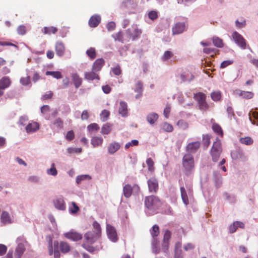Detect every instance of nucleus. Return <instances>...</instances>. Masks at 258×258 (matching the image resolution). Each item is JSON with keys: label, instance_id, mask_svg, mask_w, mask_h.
<instances>
[{"label": "nucleus", "instance_id": "obj_1", "mask_svg": "<svg viewBox=\"0 0 258 258\" xmlns=\"http://www.w3.org/2000/svg\"><path fill=\"white\" fill-rule=\"evenodd\" d=\"M144 204L146 208L152 212L155 211L162 206V202L159 198L153 195L146 197Z\"/></svg>", "mask_w": 258, "mask_h": 258}, {"label": "nucleus", "instance_id": "obj_2", "mask_svg": "<svg viewBox=\"0 0 258 258\" xmlns=\"http://www.w3.org/2000/svg\"><path fill=\"white\" fill-rule=\"evenodd\" d=\"M182 164L185 173L187 175L190 174L195 168V161L193 156L190 154H185L183 157Z\"/></svg>", "mask_w": 258, "mask_h": 258}, {"label": "nucleus", "instance_id": "obj_3", "mask_svg": "<svg viewBox=\"0 0 258 258\" xmlns=\"http://www.w3.org/2000/svg\"><path fill=\"white\" fill-rule=\"evenodd\" d=\"M222 150L221 141L219 138H217L216 141L213 143L210 152L212 160L214 162H216L219 160Z\"/></svg>", "mask_w": 258, "mask_h": 258}, {"label": "nucleus", "instance_id": "obj_4", "mask_svg": "<svg viewBox=\"0 0 258 258\" xmlns=\"http://www.w3.org/2000/svg\"><path fill=\"white\" fill-rule=\"evenodd\" d=\"M193 98L197 102L199 109L202 111H207L209 107V104L206 101V95L203 92H198L194 94Z\"/></svg>", "mask_w": 258, "mask_h": 258}, {"label": "nucleus", "instance_id": "obj_5", "mask_svg": "<svg viewBox=\"0 0 258 258\" xmlns=\"http://www.w3.org/2000/svg\"><path fill=\"white\" fill-rule=\"evenodd\" d=\"M17 241L18 243L15 250V257L21 258L25 251V243L27 241L23 237L18 238Z\"/></svg>", "mask_w": 258, "mask_h": 258}, {"label": "nucleus", "instance_id": "obj_6", "mask_svg": "<svg viewBox=\"0 0 258 258\" xmlns=\"http://www.w3.org/2000/svg\"><path fill=\"white\" fill-rule=\"evenodd\" d=\"M233 40L241 49H244L246 47V42L244 37L236 31L232 34Z\"/></svg>", "mask_w": 258, "mask_h": 258}, {"label": "nucleus", "instance_id": "obj_7", "mask_svg": "<svg viewBox=\"0 0 258 258\" xmlns=\"http://www.w3.org/2000/svg\"><path fill=\"white\" fill-rule=\"evenodd\" d=\"M101 235L92 231H88L84 235V242L92 244L95 243L100 237Z\"/></svg>", "mask_w": 258, "mask_h": 258}, {"label": "nucleus", "instance_id": "obj_8", "mask_svg": "<svg viewBox=\"0 0 258 258\" xmlns=\"http://www.w3.org/2000/svg\"><path fill=\"white\" fill-rule=\"evenodd\" d=\"M149 192L156 193L159 189L158 181L155 177H151L147 181Z\"/></svg>", "mask_w": 258, "mask_h": 258}, {"label": "nucleus", "instance_id": "obj_9", "mask_svg": "<svg viewBox=\"0 0 258 258\" xmlns=\"http://www.w3.org/2000/svg\"><path fill=\"white\" fill-rule=\"evenodd\" d=\"M201 146V143L199 141L193 142L188 143L186 147L185 150L188 154L196 153L200 148Z\"/></svg>", "mask_w": 258, "mask_h": 258}, {"label": "nucleus", "instance_id": "obj_10", "mask_svg": "<svg viewBox=\"0 0 258 258\" xmlns=\"http://www.w3.org/2000/svg\"><path fill=\"white\" fill-rule=\"evenodd\" d=\"M127 32L132 40H135L139 37L142 33L141 30L139 29L137 25L132 26L131 28L127 30Z\"/></svg>", "mask_w": 258, "mask_h": 258}, {"label": "nucleus", "instance_id": "obj_11", "mask_svg": "<svg viewBox=\"0 0 258 258\" xmlns=\"http://www.w3.org/2000/svg\"><path fill=\"white\" fill-rule=\"evenodd\" d=\"M107 233L108 238L113 242L117 240V236L115 229L109 225H107Z\"/></svg>", "mask_w": 258, "mask_h": 258}, {"label": "nucleus", "instance_id": "obj_12", "mask_svg": "<svg viewBox=\"0 0 258 258\" xmlns=\"http://www.w3.org/2000/svg\"><path fill=\"white\" fill-rule=\"evenodd\" d=\"M185 30V24L184 23H177L172 28L173 35L182 33Z\"/></svg>", "mask_w": 258, "mask_h": 258}, {"label": "nucleus", "instance_id": "obj_13", "mask_svg": "<svg viewBox=\"0 0 258 258\" xmlns=\"http://www.w3.org/2000/svg\"><path fill=\"white\" fill-rule=\"evenodd\" d=\"M64 236L67 238L73 241H78L82 238V234L75 231H70L66 233Z\"/></svg>", "mask_w": 258, "mask_h": 258}, {"label": "nucleus", "instance_id": "obj_14", "mask_svg": "<svg viewBox=\"0 0 258 258\" xmlns=\"http://www.w3.org/2000/svg\"><path fill=\"white\" fill-rule=\"evenodd\" d=\"M234 93L239 97L245 99H251L253 97V93L250 91H244L241 90H236Z\"/></svg>", "mask_w": 258, "mask_h": 258}, {"label": "nucleus", "instance_id": "obj_15", "mask_svg": "<svg viewBox=\"0 0 258 258\" xmlns=\"http://www.w3.org/2000/svg\"><path fill=\"white\" fill-rule=\"evenodd\" d=\"M105 61L103 58L97 59L92 66V71L95 72L100 71L104 65Z\"/></svg>", "mask_w": 258, "mask_h": 258}, {"label": "nucleus", "instance_id": "obj_16", "mask_svg": "<svg viewBox=\"0 0 258 258\" xmlns=\"http://www.w3.org/2000/svg\"><path fill=\"white\" fill-rule=\"evenodd\" d=\"M120 148V144L116 142H113L110 143L108 146V152L110 154H114L116 153Z\"/></svg>", "mask_w": 258, "mask_h": 258}, {"label": "nucleus", "instance_id": "obj_17", "mask_svg": "<svg viewBox=\"0 0 258 258\" xmlns=\"http://www.w3.org/2000/svg\"><path fill=\"white\" fill-rule=\"evenodd\" d=\"M101 21V18L99 15L92 16L89 19L88 24L90 27L94 28L97 27Z\"/></svg>", "mask_w": 258, "mask_h": 258}, {"label": "nucleus", "instance_id": "obj_18", "mask_svg": "<svg viewBox=\"0 0 258 258\" xmlns=\"http://www.w3.org/2000/svg\"><path fill=\"white\" fill-rule=\"evenodd\" d=\"M55 50L57 55L62 56L65 51V47L63 43L60 41H57L56 43Z\"/></svg>", "mask_w": 258, "mask_h": 258}, {"label": "nucleus", "instance_id": "obj_19", "mask_svg": "<svg viewBox=\"0 0 258 258\" xmlns=\"http://www.w3.org/2000/svg\"><path fill=\"white\" fill-rule=\"evenodd\" d=\"M95 71L86 72L84 74V78L88 81H93L94 80H100V77Z\"/></svg>", "mask_w": 258, "mask_h": 258}, {"label": "nucleus", "instance_id": "obj_20", "mask_svg": "<svg viewBox=\"0 0 258 258\" xmlns=\"http://www.w3.org/2000/svg\"><path fill=\"white\" fill-rule=\"evenodd\" d=\"M39 128V124L36 122L29 123L26 127V131L27 133H31L36 132Z\"/></svg>", "mask_w": 258, "mask_h": 258}, {"label": "nucleus", "instance_id": "obj_21", "mask_svg": "<svg viewBox=\"0 0 258 258\" xmlns=\"http://www.w3.org/2000/svg\"><path fill=\"white\" fill-rule=\"evenodd\" d=\"M72 79L76 88H78L82 84V79L77 73H74L71 76Z\"/></svg>", "mask_w": 258, "mask_h": 258}, {"label": "nucleus", "instance_id": "obj_22", "mask_svg": "<svg viewBox=\"0 0 258 258\" xmlns=\"http://www.w3.org/2000/svg\"><path fill=\"white\" fill-rule=\"evenodd\" d=\"M103 139L100 137H93L91 140V144L94 148L101 146L102 145Z\"/></svg>", "mask_w": 258, "mask_h": 258}, {"label": "nucleus", "instance_id": "obj_23", "mask_svg": "<svg viewBox=\"0 0 258 258\" xmlns=\"http://www.w3.org/2000/svg\"><path fill=\"white\" fill-rule=\"evenodd\" d=\"M11 81L8 77H3L0 80V89L2 90L9 87L11 85Z\"/></svg>", "mask_w": 258, "mask_h": 258}, {"label": "nucleus", "instance_id": "obj_24", "mask_svg": "<svg viewBox=\"0 0 258 258\" xmlns=\"http://www.w3.org/2000/svg\"><path fill=\"white\" fill-rule=\"evenodd\" d=\"M127 105L126 102L121 101L119 104L118 112L122 116H124L127 114Z\"/></svg>", "mask_w": 258, "mask_h": 258}, {"label": "nucleus", "instance_id": "obj_25", "mask_svg": "<svg viewBox=\"0 0 258 258\" xmlns=\"http://www.w3.org/2000/svg\"><path fill=\"white\" fill-rule=\"evenodd\" d=\"M133 188L130 184H125L123 187V194L126 198H129L132 195Z\"/></svg>", "mask_w": 258, "mask_h": 258}, {"label": "nucleus", "instance_id": "obj_26", "mask_svg": "<svg viewBox=\"0 0 258 258\" xmlns=\"http://www.w3.org/2000/svg\"><path fill=\"white\" fill-rule=\"evenodd\" d=\"M112 124L110 123H106L103 125L101 127V133L102 135H108L112 131Z\"/></svg>", "mask_w": 258, "mask_h": 258}, {"label": "nucleus", "instance_id": "obj_27", "mask_svg": "<svg viewBox=\"0 0 258 258\" xmlns=\"http://www.w3.org/2000/svg\"><path fill=\"white\" fill-rule=\"evenodd\" d=\"M1 221L4 224L11 223V219L8 212L3 211L1 215Z\"/></svg>", "mask_w": 258, "mask_h": 258}, {"label": "nucleus", "instance_id": "obj_28", "mask_svg": "<svg viewBox=\"0 0 258 258\" xmlns=\"http://www.w3.org/2000/svg\"><path fill=\"white\" fill-rule=\"evenodd\" d=\"M212 128L216 134L219 135L221 137H223V132L221 126L219 124L215 122L213 123L212 124Z\"/></svg>", "mask_w": 258, "mask_h": 258}, {"label": "nucleus", "instance_id": "obj_29", "mask_svg": "<svg viewBox=\"0 0 258 258\" xmlns=\"http://www.w3.org/2000/svg\"><path fill=\"white\" fill-rule=\"evenodd\" d=\"M135 91L138 93L136 96V98H138L142 96L143 92V83L141 81H139L136 83Z\"/></svg>", "mask_w": 258, "mask_h": 258}, {"label": "nucleus", "instance_id": "obj_30", "mask_svg": "<svg viewBox=\"0 0 258 258\" xmlns=\"http://www.w3.org/2000/svg\"><path fill=\"white\" fill-rule=\"evenodd\" d=\"M158 118V115L154 112L149 114L147 116V120L148 122L153 124L155 123Z\"/></svg>", "mask_w": 258, "mask_h": 258}, {"label": "nucleus", "instance_id": "obj_31", "mask_svg": "<svg viewBox=\"0 0 258 258\" xmlns=\"http://www.w3.org/2000/svg\"><path fill=\"white\" fill-rule=\"evenodd\" d=\"M239 142L241 144L250 146L253 144V140L250 137H245L239 139Z\"/></svg>", "mask_w": 258, "mask_h": 258}, {"label": "nucleus", "instance_id": "obj_32", "mask_svg": "<svg viewBox=\"0 0 258 258\" xmlns=\"http://www.w3.org/2000/svg\"><path fill=\"white\" fill-rule=\"evenodd\" d=\"M212 42L214 46L218 48H222L224 46L223 40L217 36L212 38Z\"/></svg>", "mask_w": 258, "mask_h": 258}, {"label": "nucleus", "instance_id": "obj_33", "mask_svg": "<svg viewBox=\"0 0 258 258\" xmlns=\"http://www.w3.org/2000/svg\"><path fill=\"white\" fill-rule=\"evenodd\" d=\"M180 189L182 201L185 205H187L188 204V199L185 189L184 186H181Z\"/></svg>", "mask_w": 258, "mask_h": 258}, {"label": "nucleus", "instance_id": "obj_34", "mask_svg": "<svg viewBox=\"0 0 258 258\" xmlns=\"http://www.w3.org/2000/svg\"><path fill=\"white\" fill-rule=\"evenodd\" d=\"M86 53L87 56L92 60L95 59L97 56L96 49L94 47L89 48L87 50Z\"/></svg>", "mask_w": 258, "mask_h": 258}, {"label": "nucleus", "instance_id": "obj_35", "mask_svg": "<svg viewBox=\"0 0 258 258\" xmlns=\"http://www.w3.org/2000/svg\"><path fill=\"white\" fill-rule=\"evenodd\" d=\"M57 31V28L55 27H45L43 28V33L44 34L50 35L51 34H55Z\"/></svg>", "mask_w": 258, "mask_h": 258}, {"label": "nucleus", "instance_id": "obj_36", "mask_svg": "<svg viewBox=\"0 0 258 258\" xmlns=\"http://www.w3.org/2000/svg\"><path fill=\"white\" fill-rule=\"evenodd\" d=\"M54 206L56 208L59 210H64L65 205L63 200L62 199H57L54 202Z\"/></svg>", "mask_w": 258, "mask_h": 258}, {"label": "nucleus", "instance_id": "obj_37", "mask_svg": "<svg viewBox=\"0 0 258 258\" xmlns=\"http://www.w3.org/2000/svg\"><path fill=\"white\" fill-rule=\"evenodd\" d=\"M60 249L62 253L68 252L70 250V246L68 243L61 241L60 243Z\"/></svg>", "mask_w": 258, "mask_h": 258}, {"label": "nucleus", "instance_id": "obj_38", "mask_svg": "<svg viewBox=\"0 0 258 258\" xmlns=\"http://www.w3.org/2000/svg\"><path fill=\"white\" fill-rule=\"evenodd\" d=\"M46 75L51 76L57 79H61L62 77L61 72L59 71H47Z\"/></svg>", "mask_w": 258, "mask_h": 258}, {"label": "nucleus", "instance_id": "obj_39", "mask_svg": "<svg viewBox=\"0 0 258 258\" xmlns=\"http://www.w3.org/2000/svg\"><path fill=\"white\" fill-rule=\"evenodd\" d=\"M90 245L91 244H90L89 243H83L82 244V247L90 253H93L95 251L98 250V249L96 247L92 246Z\"/></svg>", "mask_w": 258, "mask_h": 258}, {"label": "nucleus", "instance_id": "obj_40", "mask_svg": "<svg viewBox=\"0 0 258 258\" xmlns=\"http://www.w3.org/2000/svg\"><path fill=\"white\" fill-rule=\"evenodd\" d=\"M211 97L214 101H218L221 98V93L220 91H214L211 93Z\"/></svg>", "mask_w": 258, "mask_h": 258}, {"label": "nucleus", "instance_id": "obj_41", "mask_svg": "<svg viewBox=\"0 0 258 258\" xmlns=\"http://www.w3.org/2000/svg\"><path fill=\"white\" fill-rule=\"evenodd\" d=\"M53 124L58 129L63 128V121L60 117L56 118L53 122Z\"/></svg>", "mask_w": 258, "mask_h": 258}, {"label": "nucleus", "instance_id": "obj_42", "mask_svg": "<svg viewBox=\"0 0 258 258\" xmlns=\"http://www.w3.org/2000/svg\"><path fill=\"white\" fill-rule=\"evenodd\" d=\"M159 232V228L157 225H154L150 230V233L153 238L158 236Z\"/></svg>", "mask_w": 258, "mask_h": 258}, {"label": "nucleus", "instance_id": "obj_43", "mask_svg": "<svg viewBox=\"0 0 258 258\" xmlns=\"http://www.w3.org/2000/svg\"><path fill=\"white\" fill-rule=\"evenodd\" d=\"M173 55L174 54L172 52L169 50L165 51L162 56V60L163 61H166L172 58Z\"/></svg>", "mask_w": 258, "mask_h": 258}, {"label": "nucleus", "instance_id": "obj_44", "mask_svg": "<svg viewBox=\"0 0 258 258\" xmlns=\"http://www.w3.org/2000/svg\"><path fill=\"white\" fill-rule=\"evenodd\" d=\"M87 129L90 132H97L99 130V126L97 123H92L88 125Z\"/></svg>", "mask_w": 258, "mask_h": 258}, {"label": "nucleus", "instance_id": "obj_45", "mask_svg": "<svg viewBox=\"0 0 258 258\" xmlns=\"http://www.w3.org/2000/svg\"><path fill=\"white\" fill-rule=\"evenodd\" d=\"M252 116L253 118V120H252L251 117H249V119L251 123L253 124L258 125V112L256 111L252 112Z\"/></svg>", "mask_w": 258, "mask_h": 258}, {"label": "nucleus", "instance_id": "obj_46", "mask_svg": "<svg viewBox=\"0 0 258 258\" xmlns=\"http://www.w3.org/2000/svg\"><path fill=\"white\" fill-rule=\"evenodd\" d=\"M177 125L179 128L182 130H186L188 127L187 122L182 119L178 120L177 122Z\"/></svg>", "mask_w": 258, "mask_h": 258}, {"label": "nucleus", "instance_id": "obj_47", "mask_svg": "<svg viewBox=\"0 0 258 258\" xmlns=\"http://www.w3.org/2000/svg\"><path fill=\"white\" fill-rule=\"evenodd\" d=\"M162 128L166 132H171L173 130V126L171 124L166 122L163 124Z\"/></svg>", "mask_w": 258, "mask_h": 258}, {"label": "nucleus", "instance_id": "obj_48", "mask_svg": "<svg viewBox=\"0 0 258 258\" xmlns=\"http://www.w3.org/2000/svg\"><path fill=\"white\" fill-rule=\"evenodd\" d=\"M109 115H110V112L108 110H106V109L103 110L102 111L101 115H100L101 119L102 120V121H105L106 120H107Z\"/></svg>", "mask_w": 258, "mask_h": 258}, {"label": "nucleus", "instance_id": "obj_49", "mask_svg": "<svg viewBox=\"0 0 258 258\" xmlns=\"http://www.w3.org/2000/svg\"><path fill=\"white\" fill-rule=\"evenodd\" d=\"M146 163L148 165L149 171L152 172H153L154 170V163L153 160L151 158H148L146 160Z\"/></svg>", "mask_w": 258, "mask_h": 258}, {"label": "nucleus", "instance_id": "obj_50", "mask_svg": "<svg viewBox=\"0 0 258 258\" xmlns=\"http://www.w3.org/2000/svg\"><path fill=\"white\" fill-rule=\"evenodd\" d=\"M93 226L94 230L92 231L101 235V228L99 224L95 221L93 222Z\"/></svg>", "mask_w": 258, "mask_h": 258}, {"label": "nucleus", "instance_id": "obj_51", "mask_svg": "<svg viewBox=\"0 0 258 258\" xmlns=\"http://www.w3.org/2000/svg\"><path fill=\"white\" fill-rule=\"evenodd\" d=\"M47 173L49 175H51L53 176H56L57 174V170L55 167L54 163H52L51 165V167L47 170Z\"/></svg>", "mask_w": 258, "mask_h": 258}, {"label": "nucleus", "instance_id": "obj_52", "mask_svg": "<svg viewBox=\"0 0 258 258\" xmlns=\"http://www.w3.org/2000/svg\"><path fill=\"white\" fill-rule=\"evenodd\" d=\"M72 207L69 208L70 212L72 214H76L79 210V208L74 202L72 203Z\"/></svg>", "mask_w": 258, "mask_h": 258}, {"label": "nucleus", "instance_id": "obj_53", "mask_svg": "<svg viewBox=\"0 0 258 258\" xmlns=\"http://www.w3.org/2000/svg\"><path fill=\"white\" fill-rule=\"evenodd\" d=\"M58 242L57 241H55L54 242L53 245L54 247V256L55 258H59V252L58 250Z\"/></svg>", "mask_w": 258, "mask_h": 258}, {"label": "nucleus", "instance_id": "obj_54", "mask_svg": "<svg viewBox=\"0 0 258 258\" xmlns=\"http://www.w3.org/2000/svg\"><path fill=\"white\" fill-rule=\"evenodd\" d=\"M139 145V141L137 140H133L131 142L126 143L125 145L124 148L125 149H128L131 146H137Z\"/></svg>", "mask_w": 258, "mask_h": 258}, {"label": "nucleus", "instance_id": "obj_55", "mask_svg": "<svg viewBox=\"0 0 258 258\" xmlns=\"http://www.w3.org/2000/svg\"><path fill=\"white\" fill-rule=\"evenodd\" d=\"M171 233L169 230H166L163 236V241L169 242L171 238Z\"/></svg>", "mask_w": 258, "mask_h": 258}, {"label": "nucleus", "instance_id": "obj_56", "mask_svg": "<svg viewBox=\"0 0 258 258\" xmlns=\"http://www.w3.org/2000/svg\"><path fill=\"white\" fill-rule=\"evenodd\" d=\"M75 138L74 132L73 130H71L67 132V135L66 136V139L69 141H71L73 140Z\"/></svg>", "mask_w": 258, "mask_h": 258}, {"label": "nucleus", "instance_id": "obj_57", "mask_svg": "<svg viewBox=\"0 0 258 258\" xmlns=\"http://www.w3.org/2000/svg\"><path fill=\"white\" fill-rule=\"evenodd\" d=\"M53 93L52 91H49L47 92L44 95L42 96L41 99L43 100L51 99L53 97Z\"/></svg>", "mask_w": 258, "mask_h": 258}, {"label": "nucleus", "instance_id": "obj_58", "mask_svg": "<svg viewBox=\"0 0 258 258\" xmlns=\"http://www.w3.org/2000/svg\"><path fill=\"white\" fill-rule=\"evenodd\" d=\"M233 63V60H226L222 61L220 64V68L224 69Z\"/></svg>", "mask_w": 258, "mask_h": 258}, {"label": "nucleus", "instance_id": "obj_59", "mask_svg": "<svg viewBox=\"0 0 258 258\" xmlns=\"http://www.w3.org/2000/svg\"><path fill=\"white\" fill-rule=\"evenodd\" d=\"M26 27L24 25H21L17 28V32L19 35H23L26 33Z\"/></svg>", "mask_w": 258, "mask_h": 258}, {"label": "nucleus", "instance_id": "obj_60", "mask_svg": "<svg viewBox=\"0 0 258 258\" xmlns=\"http://www.w3.org/2000/svg\"><path fill=\"white\" fill-rule=\"evenodd\" d=\"M20 83L23 85H27L30 83V77L27 76L25 78H22L20 79Z\"/></svg>", "mask_w": 258, "mask_h": 258}, {"label": "nucleus", "instance_id": "obj_61", "mask_svg": "<svg viewBox=\"0 0 258 258\" xmlns=\"http://www.w3.org/2000/svg\"><path fill=\"white\" fill-rule=\"evenodd\" d=\"M181 246H182L181 242L178 241L175 243L174 253H179V251H180V253H181Z\"/></svg>", "mask_w": 258, "mask_h": 258}, {"label": "nucleus", "instance_id": "obj_62", "mask_svg": "<svg viewBox=\"0 0 258 258\" xmlns=\"http://www.w3.org/2000/svg\"><path fill=\"white\" fill-rule=\"evenodd\" d=\"M148 16L150 19L154 20L158 17L157 12L154 11H152L149 13Z\"/></svg>", "mask_w": 258, "mask_h": 258}, {"label": "nucleus", "instance_id": "obj_63", "mask_svg": "<svg viewBox=\"0 0 258 258\" xmlns=\"http://www.w3.org/2000/svg\"><path fill=\"white\" fill-rule=\"evenodd\" d=\"M116 25L114 22H109L107 25L106 28L109 31H111L114 30L115 28Z\"/></svg>", "mask_w": 258, "mask_h": 258}, {"label": "nucleus", "instance_id": "obj_64", "mask_svg": "<svg viewBox=\"0 0 258 258\" xmlns=\"http://www.w3.org/2000/svg\"><path fill=\"white\" fill-rule=\"evenodd\" d=\"M112 73L117 76H118L121 74V70L119 66H117L115 67L112 69Z\"/></svg>", "mask_w": 258, "mask_h": 258}]
</instances>
